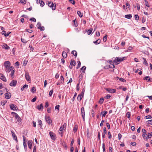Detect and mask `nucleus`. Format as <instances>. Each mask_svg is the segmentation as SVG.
<instances>
[{
  "label": "nucleus",
  "instance_id": "38",
  "mask_svg": "<svg viewBox=\"0 0 152 152\" xmlns=\"http://www.w3.org/2000/svg\"><path fill=\"white\" fill-rule=\"evenodd\" d=\"M27 0H20V2L23 4H25L26 3V2Z\"/></svg>",
  "mask_w": 152,
  "mask_h": 152
},
{
  "label": "nucleus",
  "instance_id": "51",
  "mask_svg": "<svg viewBox=\"0 0 152 152\" xmlns=\"http://www.w3.org/2000/svg\"><path fill=\"white\" fill-rule=\"evenodd\" d=\"M77 95V94L76 93H75L74 94V96L72 98V101L73 102L75 99V97Z\"/></svg>",
  "mask_w": 152,
  "mask_h": 152
},
{
  "label": "nucleus",
  "instance_id": "56",
  "mask_svg": "<svg viewBox=\"0 0 152 152\" xmlns=\"http://www.w3.org/2000/svg\"><path fill=\"white\" fill-rule=\"evenodd\" d=\"M81 113L82 114H83L85 113L84 112V108L83 107H82L81 109Z\"/></svg>",
  "mask_w": 152,
  "mask_h": 152
},
{
  "label": "nucleus",
  "instance_id": "25",
  "mask_svg": "<svg viewBox=\"0 0 152 152\" xmlns=\"http://www.w3.org/2000/svg\"><path fill=\"white\" fill-rule=\"evenodd\" d=\"M71 53L73 54L75 57H76L77 55V53L76 51H72L71 52Z\"/></svg>",
  "mask_w": 152,
  "mask_h": 152
},
{
  "label": "nucleus",
  "instance_id": "17",
  "mask_svg": "<svg viewBox=\"0 0 152 152\" xmlns=\"http://www.w3.org/2000/svg\"><path fill=\"white\" fill-rule=\"evenodd\" d=\"M2 47L3 48H5L6 50H9L10 49V48L6 44L2 45Z\"/></svg>",
  "mask_w": 152,
  "mask_h": 152
},
{
  "label": "nucleus",
  "instance_id": "19",
  "mask_svg": "<svg viewBox=\"0 0 152 152\" xmlns=\"http://www.w3.org/2000/svg\"><path fill=\"white\" fill-rule=\"evenodd\" d=\"M70 64L71 65H72L73 66H75L76 64L75 61L74 60H73L72 59L71 61Z\"/></svg>",
  "mask_w": 152,
  "mask_h": 152
},
{
  "label": "nucleus",
  "instance_id": "60",
  "mask_svg": "<svg viewBox=\"0 0 152 152\" xmlns=\"http://www.w3.org/2000/svg\"><path fill=\"white\" fill-rule=\"evenodd\" d=\"M44 4L45 3L43 1H42L40 3V6L42 7H43L44 6Z\"/></svg>",
  "mask_w": 152,
  "mask_h": 152
},
{
  "label": "nucleus",
  "instance_id": "8",
  "mask_svg": "<svg viewBox=\"0 0 152 152\" xmlns=\"http://www.w3.org/2000/svg\"><path fill=\"white\" fill-rule=\"evenodd\" d=\"M49 134L51 139L54 140L55 139V136L54 135L53 133V132H50Z\"/></svg>",
  "mask_w": 152,
  "mask_h": 152
},
{
  "label": "nucleus",
  "instance_id": "29",
  "mask_svg": "<svg viewBox=\"0 0 152 152\" xmlns=\"http://www.w3.org/2000/svg\"><path fill=\"white\" fill-rule=\"evenodd\" d=\"M61 83L63 84L64 82V79L63 76H61Z\"/></svg>",
  "mask_w": 152,
  "mask_h": 152
},
{
  "label": "nucleus",
  "instance_id": "28",
  "mask_svg": "<svg viewBox=\"0 0 152 152\" xmlns=\"http://www.w3.org/2000/svg\"><path fill=\"white\" fill-rule=\"evenodd\" d=\"M101 40L98 39L96 40V41L93 42V43L95 44H98L100 43Z\"/></svg>",
  "mask_w": 152,
  "mask_h": 152
},
{
  "label": "nucleus",
  "instance_id": "2",
  "mask_svg": "<svg viewBox=\"0 0 152 152\" xmlns=\"http://www.w3.org/2000/svg\"><path fill=\"white\" fill-rule=\"evenodd\" d=\"M47 4L49 7L52 8V9L53 10H55L56 9V4H53L52 1L50 2L48 1V3Z\"/></svg>",
  "mask_w": 152,
  "mask_h": 152
},
{
  "label": "nucleus",
  "instance_id": "15",
  "mask_svg": "<svg viewBox=\"0 0 152 152\" xmlns=\"http://www.w3.org/2000/svg\"><path fill=\"white\" fill-rule=\"evenodd\" d=\"M15 118L17 121L18 122H21V119L20 117L18 115H15Z\"/></svg>",
  "mask_w": 152,
  "mask_h": 152
},
{
  "label": "nucleus",
  "instance_id": "44",
  "mask_svg": "<svg viewBox=\"0 0 152 152\" xmlns=\"http://www.w3.org/2000/svg\"><path fill=\"white\" fill-rule=\"evenodd\" d=\"M102 148L103 149V152H106L105 149V144L104 143L102 144Z\"/></svg>",
  "mask_w": 152,
  "mask_h": 152
},
{
  "label": "nucleus",
  "instance_id": "9",
  "mask_svg": "<svg viewBox=\"0 0 152 152\" xmlns=\"http://www.w3.org/2000/svg\"><path fill=\"white\" fill-rule=\"evenodd\" d=\"M11 133H12V137H13L14 140H15L16 141V142H18V140L17 139V136L15 135V133H14V132H13L12 131H11Z\"/></svg>",
  "mask_w": 152,
  "mask_h": 152
},
{
  "label": "nucleus",
  "instance_id": "52",
  "mask_svg": "<svg viewBox=\"0 0 152 152\" xmlns=\"http://www.w3.org/2000/svg\"><path fill=\"white\" fill-rule=\"evenodd\" d=\"M19 64V63L18 61H17L15 63V65L17 66H18L17 68H18Z\"/></svg>",
  "mask_w": 152,
  "mask_h": 152
},
{
  "label": "nucleus",
  "instance_id": "57",
  "mask_svg": "<svg viewBox=\"0 0 152 152\" xmlns=\"http://www.w3.org/2000/svg\"><path fill=\"white\" fill-rule=\"evenodd\" d=\"M137 10H140V5L138 3L137 4Z\"/></svg>",
  "mask_w": 152,
  "mask_h": 152
},
{
  "label": "nucleus",
  "instance_id": "26",
  "mask_svg": "<svg viewBox=\"0 0 152 152\" xmlns=\"http://www.w3.org/2000/svg\"><path fill=\"white\" fill-rule=\"evenodd\" d=\"M104 101V99L103 98H101L99 101V102L100 104H101L103 103Z\"/></svg>",
  "mask_w": 152,
  "mask_h": 152
},
{
  "label": "nucleus",
  "instance_id": "23",
  "mask_svg": "<svg viewBox=\"0 0 152 152\" xmlns=\"http://www.w3.org/2000/svg\"><path fill=\"white\" fill-rule=\"evenodd\" d=\"M86 67L85 66H83L81 69L80 70L82 71V72L83 73H84L85 72V70L86 69Z\"/></svg>",
  "mask_w": 152,
  "mask_h": 152
},
{
  "label": "nucleus",
  "instance_id": "13",
  "mask_svg": "<svg viewBox=\"0 0 152 152\" xmlns=\"http://www.w3.org/2000/svg\"><path fill=\"white\" fill-rule=\"evenodd\" d=\"M25 77L27 81H29L31 80L30 77L28 73H26L25 74Z\"/></svg>",
  "mask_w": 152,
  "mask_h": 152
},
{
  "label": "nucleus",
  "instance_id": "62",
  "mask_svg": "<svg viewBox=\"0 0 152 152\" xmlns=\"http://www.w3.org/2000/svg\"><path fill=\"white\" fill-rule=\"evenodd\" d=\"M110 97V96L109 94H107L104 98L107 99H109Z\"/></svg>",
  "mask_w": 152,
  "mask_h": 152
},
{
  "label": "nucleus",
  "instance_id": "58",
  "mask_svg": "<svg viewBox=\"0 0 152 152\" xmlns=\"http://www.w3.org/2000/svg\"><path fill=\"white\" fill-rule=\"evenodd\" d=\"M26 31L28 32L29 33H31L33 32L32 30L29 29H26Z\"/></svg>",
  "mask_w": 152,
  "mask_h": 152
},
{
  "label": "nucleus",
  "instance_id": "34",
  "mask_svg": "<svg viewBox=\"0 0 152 152\" xmlns=\"http://www.w3.org/2000/svg\"><path fill=\"white\" fill-rule=\"evenodd\" d=\"M152 118V117L150 115L146 116L144 117V118L145 119L151 118Z\"/></svg>",
  "mask_w": 152,
  "mask_h": 152
},
{
  "label": "nucleus",
  "instance_id": "7",
  "mask_svg": "<svg viewBox=\"0 0 152 152\" xmlns=\"http://www.w3.org/2000/svg\"><path fill=\"white\" fill-rule=\"evenodd\" d=\"M45 119L46 121L48 124H50L52 123V121L49 116H45Z\"/></svg>",
  "mask_w": 152,
  "mask_h": 152
},
{
  "label": "nucleus",
  "instance_id": "30",
  "mask_svg": "<svg viewBox=\"0 0 152 152\" xmlns=\"http://www.w3.org/2000/svg\"><path fill=\"white\" fill-rule=\"evenodd\" d=\"M77 62L78 63V64H77V66L76 68L77 69H78L80 67V66L81 62L79 61H78Z\"/></svg>",
  "mask_w": 152,
  "mask_h": 152
},
{
  "label": "nucleus",
  "instance_id": "20",
  "mask_svg": "<svg viewBox=\"0 0 152 152\" xmlns=\"http://www.w3.org/2000/svg\"><path fill=\"white\" fill-rule=\"evenodd\" d=\"M82 97H83V96L82 95H80V94L78 96L77 98V100L79 101H80L81 100Z\"/></svg>",
  "mask_w": 152,
  "mask_h": 152
},
{
  "label": "nucleus",
  "instance_id": "35",
  "mask_svg": "<svg viewBox=\"0 0 152 152\" xmlns=\"http://www.w3.org/2000/svg\"><path fill=\"white\" fill-rule=\"evenodd\" d=\"M36 90V89L35 87H33L32 88L31 90V92L33 93H34L35 92Z\"/></svg>",
  "mask_w": 152,
  "mask_h": 152
},
{
  "label": "nucleus",
  "instance_id": "47",
  "mask_svg": "<svg viewBox=\"0 0 152 152\" xmlns=\"http://www.w3.org/2000/svg\"><path fill=\"white\" fill-rule=\"evenodd\" d=\"M21 40L22 42L23 43H26L27 42V41H26V40L24 39L21 38Z\"/></svg>",
  "mask_w": 152,
  "mask_h": 152
},
{
  "label": "nucleus",
  "instance_id": "1",
  "mask_svg": "<svg viewBox=\"0 0 152 152\" xmlns=\"http://www.w3.org/2000/svg\"><path fill=\"white\" fill-rule=\"evenodd\" d=\"M125 57H123L122 58H120L119 57H116L115 59L113 61V62L114 63L116 64H118L119 63V62L122 61L123 60H124Z\"/></svg>",
  "mask_w": 152,
  "mask_h": 152
},
{
  "label": "nucleus",
  "instance_id": "18",
  "mask_svg": "<svg viewBox=\"0 0 152 152\" xmlns=\"http://www.w3.org/2000/svg\"><path fill=\"white\" fill-rule=\"evenodd\" d=\"M0 79L4 82L7 81V80L5 77L2 74H1L0 75Z\"/></svg>",
  "mask_w": 152,
  "mask_h": 152
},
{
  "label": "nucleus",
  "instance_id": "46",
  "mask_svg": "<svg viewBox=\"0 0 152 152\" xmlns=\"http://www.w3.org/2000/svg\"><path fill=\"white\" fill-rule=\"evenodd\" d=\"M15 71V70H13L12 71L10 74V75L11 77H12L14 75Z\"/></svg>",
  "mask_w": 152,
  "mask_h": 152
},
{
  "label": "nucleus",
  "instance_id": "43",
  "mask_svg": "<svg viewBox=\"0 0 152 152\" xmlns=\"http://www.w3.org/2000/svg\"><path fill=\"white\" fill-rule=\"evenodd\" d=\"M7 101H2L1 102V104L2 105L4 106L6 103Z\"/></svg>",
  "mask_w": 152,
  "mask_h": 152
},
{
  "label": "nucleus",
  "instance_id": "16",
  "mask_svg": "<svg viewBox=\"0 0 152 152\" xmlns=\"http://www.w3.org/2000/svg\"><path fill=\"white\" fill-rule=\"evenodd\" d=\"M66 124L65 123H64V125L61 126L59 130H60V131L61 132V131H62L64 129V128L65 127H66Z\"/></svg>",
  "mask_w": 152,
  "mask_h": 152
},
{
  "label": "nucleus",
  "instance_id": "42",
  "mask_svg": "<svg viewBox=\"0 0 152 152\" xmlns=\"http://www.w3.org/2000/svg\"><path fill=\"white\" fill-rule=\"evenodd\" d=\"M133 48L131 46H129V47L127 49V51H130L132 50Z\"/></svg>",
  "mask_w": 152,
  "mask_h": 152
},
{
  "label": "nucleus",
  "instance_id": "4",
  "mask_svg": "<svg viewBox=\"0 0 152 152\" xmlns=\"http://www.w3.org/2000/svg\"><path fill=\"white\" fill-rule=\"evenodd\" d=\"M105 89L107 91L111 93H115L116 91L115 89H114L108 88H106Z\"/></svg>",
  "mask_w": 152,
  "mask_h": 152
},
{
  "label": "nucleus",
  "instance_id": "36",
  "mask_svg": "<svg viewBox=\"0 0 152 152\" xmlns=\"http://www.w3.org/2000/svg\"><path fill=\"white\" fill-rule=\"evenodd\" d=\"M143 59L144 60L143 64H145L146 66L147 65L148 63L146 60V59L145 58H143Z\"/></svg>",
  "mask_w": 152,
  "mask_h": 152
},
{
  "label": "nucleus",
  "instance_id": "5",
  "mask_svg": "<svg viewBox=\"0 0 152 152\" xmlns=\"http://www.w3.org/2000/svg\"><path fill=\"white\" fill-rule=\"evenodd\" d=\"M14 69V67L13 66H10L8 68H6L5 69V71L8 72H10L11 70H13V69Z\"/></svg>",
  "mask_w": 152,
  "mask_h": 152
},
{
  "label": "nucleus",
  "instance_id": "45",
  "mask_svg": "<svg viewBox=\"0 0 152 152\" xmlns=\"http://www.w3.org/2000/svg\"><path fill=\"white\" fill-rule=\"evenodd\" d=\"M53 90H52L50 91L49 92V95L50 96H51L53 94Z\"/></svg>",
  "mask_w": 152,
  "mask_h": 152
},
{
  "label": "nucleus",
  "instance_id": "50",
  "mask_svg": "<svg viewBox=\"0 0 152 152\" xmlns=\"http://www.w3.org/2000/svg\"><path fill=\"white\" fill-rule=\"evenodd\" d=\"M147 122H148V124L152 125V119L149 120Z\"/></svg>",
  "mask_w": 152,
  "mask_h": 152
},
{
  "label": "nucleus",
  "instance_id": "54",
  "mask_svg": "<svg viewBox=\"0 0 152 152\" xmlns=\"http://www.w3.org/2000/svg\"><path fill=\"white\" fill-rule=\"evenodd\" d=\"M131 145L133 146H135L136 145V143L135 142H132L131 143Z\"/></svg>",
  "mask_w": 152,
  "mask_h": 152
},
{
  "label": "nucleus",
  "instance_id": "21",
  "mask_svg": "<svg viewBox=\"0 0 152 152\" xmlns=\"http://www.w3.org/2000/svg\"><path fill=\"white\" fill-rule=\"evenodd\" d=\"M151 137H152V132L148 133L147 137L146 138V139L151 138Z\"/></svg>",
  "mask_w": 152,
  "mask_h": 152
},
{
  "label": "nucleus",
  "instance_id": "37",
  "mask_svg": "<svg viewBox=\"0 0 152 152\" xmlns=\"http://www.w3.org/2000/svg\"><path fill=\"white\" fill-rule=\"evenodd\" d=\"M92 30H93L92 28H90V29L88 30V31H87V32L88 34V35L90 34L91 33L92 31Z\"/></svg>",
  "mask_w": 152,
  "mask_h": 152
},
{
  "label": "nucleus",
  "instance_id": "39",
  "mask_svg": "<svg viewBox=\"0 0 152 152\" xmlns=\"http://www.w3.org/2000/svg\"><path fill=\"white\" fill-rule=\"evenodd\" d=\"M37 26L38 27V28L40 29L41 27V25L40 23L38 22L37 25Z\"/></svg>",
  "mask_w": 152,
  "mask_h": 152
},
{
  "label": "nucleus",
  "instance_id": "55",
  "mask_svg": "<svg viewBox=\"0 0 152 152\" xmlns=\"http://www.w3.org/2000/svg\"><path fill=\"white\" fill-rule=\"evenodd\" d=\"M77 90L79 91L80 89L79 83H78L77 85Z\"/></svg>",
  "mask_w": 152,
  "mask_h": 152
},
{
  "label": "nucleus",
  "instance_id": "40",
  "mask_svg": "<svg viewBox=\"0 0 152 152\" xmlns=\"http://www.w3.org/2000/svg\"><path fill=\"white\" fill-rule=\"evenodd\" d=\"M139 17L138 15H135L134 16L135 19L136 20H139Z\"/></svg>",
  "mask_w": 152,
  "mask_h": 152
},
{
  "label": "nucleus",
  "instance_id": "14",
  "mask_svg": "<svg viewBox=\"0 0 152 152\" xmlns=\"http://www.w3.org/2000/svg\"><path fill=\"white\" fill-rule=\"evenodd\" d=\"M149 77V76H146L143 78V79L147 80L148 82H152V78H150Z\"/></svg>",
  "mask_w": 152,
  "mask_h": 152
},
{
  "label": "nucleus",
  "instance_id": "48",
  "mask_svg": "<svg viewBox=\"0 0 152 152\" xmlns=\"http://www.w3.org/2000/svg\"><path fill=\"white\" fill-rule=\"evenodd\" d=\"M108 138L109 139H111V138L112 136H111L110 133V132H108Z\"/></svg>",
  "mask_w": 152,
  "mask_h": 152
},
{
  "label": "nucleus",
  "instance_id": "22",
  "mask_svg": "<svg viewBox=\"0 0 152 152\" xmlns=\"http://www.w3.org/2000/svg\"><path fill=\"white\" fill-rule=\"evenodd\" d=\"M125 17L127 19H130L132 17L131 14L126 15H125Z\"/></svg>",
  "mask_w": 152,
  "mask_h": 152
},
{
  "label": "nucleus",
  "instance_id": "33",
  "mask_svg": "<svg viewBox=\"0 0 152 152\" xmlns=\"http://www.w3.org/2000/svg\"><path fill=\"white\" fill-rule=\"evenodd\" d=\"M38 123H39V125L40 126V127H42V121L41 120H39L38 121Z\"/></svg>",
  "mask_w": 152,
  "mask_h": 152
},
{
  "label": "nucleus",
  "instance_id": "27",
  "mask_svg": "<svg viewBox=\"0 0 152 152\" xmlns=\"http://www.w3.org/2000/svg\"><path fill=\"white\" fill-rule=\"evenodd\" d=\"M10 108L12 110H16V107L14 106V105L12 104L10 106Z\"/></svg>",
  "mask_w": 152,
  "mask_h": 152
},
{
  "label": "nucleus",
  "instance_id": "64",
  "mask_svg": "<svg viewBox=\"0 0 152 152\" xmlns=\"http://www.w3.org/2000/svg\"><path fill=\"white\" fill-rule=\"evenodd\" d=\"M69 1L71 3H72L73 4H75V2L74 0H69Z\"/></svg>",
  "mask_w": 152,
  "mask_h": 152
},
{
  "label": "nucleus",
  "instance_id": "12",
  "mask_svg": "<svg viewBox=\"0 0 152 152\" xmlns=\"http://www.w3.org/2000/svg\"><path fill=\"white\" fill-rule=\"evenodd\" d=\"M5 97L6 99H8L10 98L11 94L10 93H7L5 94Z\"/></svg>",
  "mask_w": 152,
  "mask_h": 152
},
{
  "label": "nucleus",
  "instance_id": "10",
  "mask_svg": "<svg viewBox=\"0 0 152 152\" xmlns=\"http://www.w3.org/2000/svg\"><path fill=\"white\" fill-rule=\"evenodd\" d=\"M37 108L39 110H42L43 109V104H41L39 105H38Z\"/></svg>",
  "mask_w": 152,
  "mask_h": 152
},
{
  "label": "nucleus",
  "instance_id": "61",
  "mask_svg": "<svg viewBox=\"0 0 152 152\" xmlns=\"http://www.w3.org/2000/svg\"><path fill=\"white\" fill-rule=\"evenodd\" d=\"M59 107H60V106L58 104V105H56L55 107V109L56 110V109H57L58 110H59Z\"/></svg>",
  "mask_w": 152,
  "mask_h": 152
},
{
  "label": "nucleus",
  "instance_id": "3",
  "mask_svg": "<svg viewBox=\"0 0 152 152\" xmlns=\"http://www.w3.org/2000/svg\"><path fill=\"white\" fill-rule=\"evenodd\" d=\"M10 63L8 61H6L4 63V66L6 68H8V67L10 66Z\"/></svg>",
  "mask_w": 152,
  "mask_h": 152
},
{
  "label": "nucleus",
  "instance_id": "32",
  "mask_svg": "<svg viewBox=\"0 0 152 152\" xmlns=\"http://www.w3.org/2000/svg\"><path fill=\"white\" fill-rule=\"evenodd\" d=\"M77 14L80 18H81L82 17V16H83V14H82L81 13L80 11H77Z\"/></svg>",
  "mask_w": 152,
  "mask_h": 152
},
{
  "label": "nucleus",
  "instance_id": "63",
  "mask_svg": "<svg viewBox=\"0 0 152 152\" xmlns=\"http://www.w3.org/2000/svg\"><path fill=\"white\" fill-rule=\"evenodd\" d=\"M83 76L82 75H80L79 76V81L81 80H82Z\"/></svg>",
  "mask_w": 152,
  "mask_h": 152
},
{
  "label": "nucleus",
  "instance_id": "49",
  "mask_svg": "<svg viewBox=\"0 0 152 152\" xmlns=\"http://www.w3.org/2000/svg\"><path fill=\"white\" fill-rule=\"evenodd\" d=\"M109 67L110 68H113L115 67V66L113 64H112L111 65H109Z\"/></svg>",
  "mask_w": 152,
  "mask_h": 152
},
{
  "label": "nucleus",
  "instance_id": "24",
  "mask_svg": "<svg viewBox=\"0 0 152 152\" xmlns=\"http://www.w3.org/2000/svg\"><path fill=\"white\" fill-rule=\"evenodd\" d=\"M62 55L63 57L64 58H66L67 57V54L66 52L63 51L62 52Z\"/></svg>",
  "mask_w": 152,
  "mask_h": 152
},
{
  "label": "nucleus",
  "instance_id": "31",
  "mask_svg": "<svg viewBox=\"0 0 152 152\" xmlns=\"http://www.w3.org/2000/svg\"><path fill=\"white\" fill-rule=\"evenodd\" d=\"M28 87V85H26V84H25L23 86V87L21 88V90L22 91H23L24 90V88H27V87Z\"/></svg>",
  "mask_w": 152,
  "mask_h": 152
},
{
  "label": "nucleus",
  "instance_id": "41",
  "mask_svg": "<svg viewBox=\"0 0 152 152\" xmlns=\"http://www.w3.org/2000/svg\"><path fill=\"white\" fill-rule=\"evenodd\" d=\"M107 35L105 36L103 38V40L104 42H106L107 40Z\"/></svg>",
  "mask_w": 152,
  "mask_h": 152
},
{
  "label": "nucleus",
  "instance_id": "59",
  "mask_svg": "<svg viewBox=\"0 0 152 152\" xmlns=\"http://www.w3.org/2000/svg\"><path fill=\"white\" fill-rule=\"evenodd\" d=\"M119 80L122 82H126V80L123 78H120Z\"/></svg>",
  "mask_w": 152,
  "mask_h": 152
},
{
  "label": "nucleus",
  "instance_id": "11",
  "mask_svg": "<svg viewBox=\"0 0 152 152\" xmlns=\"http://www.w3.org/2000/svg\"><path fill=\"white\" fill-rule=\"evenodd\" d=\"M32 143L31 140H29L28 142V146L30 149H31L32 148L31 147L32 145Z\"/></svg>",
  "mask_w": 152,
  "mask_h": 152
},
{
  "label": "nucleus",
  "instance_id": "6",
  "mask_svg": "<svg viewBox=\"0 0 152 152\" xmlns=\"http://www.w3.org/2000/svg\"><path fill=\"white\" fill-rule=\"evenodd\" d=\"M17 81L15 80H12L10 83V85L11 86H15L17 84Z\"/></svg>",
  "mask_w": 152,
  "mask_h": 152
},
{
  "label": "nucleus",
  "instance_id": "53",
  "mask_svg": "<svg viewBox=\"0 0 152 152\" xmlns=\"http://www.w3.org/2000/svg\"><path fill=\"white\" fill-rule=\"evenodd\" d=\"M145 5L148 7H149V5L148 4V1H146V0H145Z\"/></svg>",
  "mask_w": 152,
  "mask_h": 152
}]
</instances>
